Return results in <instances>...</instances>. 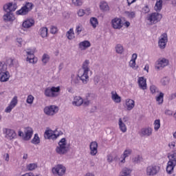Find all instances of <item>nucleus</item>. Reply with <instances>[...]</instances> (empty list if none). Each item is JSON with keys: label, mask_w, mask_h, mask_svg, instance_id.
Wrapping results in <instances>:
<instances>
[{"label": "nucleus", "mask_w": 176, "mask_h": 176, "mask_svg": "<svg viewBox=\"0 0 176 176\" xmlns=\"http://www.w3.org/2000/svg\"><path fill=\"white\" fill-rule=\"evenodd\" d=\"M3 133L5 135V138L9 140V141H12V140L17 138V133L13 129L4 128L3 129Z\"/></svg>", "instance_id": "5"}, {"label": "nucleus", "mask_w": 176, "mask_h": 176, "mask_svg": "<svg viewBox=\"0 0 176 176\" xmlns=\"http://www.w3.org/2000/svg\"><path fill=\"white\" fill-rule=\"evenodd\" d=\"M34 98L32 96V95H29L27 98L26 102L28 104H33L34 103Z\"/></svg>", "instance_id": "51"}, {"label": "nucleus", "mask_w": 176, "mask_h": 176, "mask_svg": "<svg viewBox=\"0 0 176 176\" xmlns=\"http://www.w3.org/2000/svg\"><path fill=\"white\" fill-rule=\"evenodd\" d=\"M113 160V157H112V155H109L107 156V162H109V163H112Z\"/></svg>", "instance_id": "60"}, {"label": "nucleus", "mask_w": 176, "mask_h": 176, "mask_svg": "<svg viewBox=\"0 0 176 176\" xmlns=\"http://www.w3.org/2000/svg\"><path fill=\"white\" fill-rule=\"evenodd\" d=\"M85 14H87V16H89V14H90V9L87 8V10H83V9H80L78 11V15L80 17H82L83 16H85Z\"/></svg>", "instance_id": "34"}, {"label": "nucleus", "mask_w": 176, "mask_h": 176, "mask_svg": "<svg viewBox=\"0 0 176 176\" xmlns=\"http://www.w3.org/2000/svg\"><path fill=\"white\" fill-rule=\"evenodd\" d=\"M34 24H35V21H34V19H28L23 21L22 26L23 28H31Z\"/></svg>", "instance_id": "26"}, {"label": "nucleus", "mask_w": 176, "mask_h": 176, "mask_svg": "<svg viewBox=\"0 0 176 176\" xmlns=\"http://www.w3.org/2000/svg\"><path fill=\"white\" fill-rule=\"evenodd\" d=\"M174 164H170V162L167 163L166 166V173L169 175H171L174 173V168H175Z\"/></svg>", "instance_id": "30"}, {"label": "nucleus", "mask_w": 176, "mask_h": 176, "mask_svg": "<svg viewBox=\"0 0 176 176\" xmlns=\"http://www.w3.org/2000/svg\"><path fill=\"white\" fill-rule=\"evenodd\" d=\"M138 82L140 89H142V90H146V79L144 77H140Z\"/></svg>", "instance_id": "22"}, {"label": "nucleus", "mask_w": 176, "mask_h": 176, "mask_svg": "<svg viewBox=\"0 0 176 176\" xmlns=\"http://www.w3.org/2000/svg\"><path fill=\"white\" fill-rule=\"evenodd\" d=\"M168 159L169 160L168 163L176 166V152L170 153L168 155Z\"/></svg>", "instance_id": "24"}, {"label": "nucleus", "mask_w": 176, "mask_h": 176, "mask_svg": "<svg viewBox=\"0 0 176 176\" xmlns=\"http://www.w3.org/2000/svg\"><path fill=\"white\" fill-rule=\"evenodd\" d=\"M131 149H127L124 151V153L122 155L123 159L121 160V163H124L126 162V157H129L130 155H131Z\"/></svg>", "instance_id": "35"}, {"label": "nucleus", "mask_w": 176, "mask_h": 176, "mask_svg": "<svg viewBox=\"0 0 176 176\" xmlns=\"http://www.w3.org/2000/svg\"><path fill=\"white\" fill-rule=\"evenodd\" d=\"M44 112L46 115L52 116L54 115V113H57V112H58V107L54 105L48 106L45 107Z\"/></svg>", "instance_id": "11"}, {"label": "nucleus", "mask_w": 176, "mask_h": 176, "mask_svg": "<svg viewBox=\"0 0 176 176\" xmlns=\"http://www.w3.org/2000/svg\"><path fill=\"white\" fill-rule=\"evenodd\" d=\"M41 142V140L39 139V136L38 135V133H35L34 137L32 140V144H34V145H38Z\"/></svg>", "instance_id": "45"}, {"label": "nucleus", "mask_w": 176, "mask_h": 176, "mask_svg": "<svg viewBox=\"0 0 176 176\" xmlns=\"http://www.w3.org/2000/svg\"><path fill=\"white\" fill-rule=\"evenodd\" d=\"M50 60V56L47 54H44L42 57V62L43 64H47Z\"/></svg>", "instance_id": "46"}, {"label": "nucleus", "mask_w": 176, "mask_h": 176, "mask_svg": "<svg viewBox=\"0 0 176 176\" xmlns=\"http://www.w3.org/2000/svg\"><path fill=\"white\" fill-rule=\"evenodd\" d=\"M90 64V60H85L82 65V69L83 70L82 76H81L83 82H86V79H89V71H90V67L89 65Z\"/></svg>", "instance_id": "4"}, {"label": "nucleus", "mask_w": 176, "mask_h": 176, "mask_svg": "<svg viewBox=\"0 0 176 176\" xmlns=\"http://www.w3.org/2000/svg\"><path fill=\"white\" fill-rule=\"evenodd\" d=\"M26 61H28L30 64H36L38 62V58H35V56H28Z\"/></svg>", "instance_id": "43"}, {"label": "nucleus", "mask_w": 176, "mask_h": 176, "mask_svg": "<svg viewBox=\"0 0 176 176\" xmlns=\"http://www.w3.org/2000/svg\"><path fill=\"white\" fill-rule=\"evenodd\" d=\"M160 129V120H155L154 121V130L157 131Z\"/></svg>", "instance_id": "48"}, {"label": "nucleus", "mask_w": 176, "mask_h": 176, "mask_svg": "<svg viewBox=\"0 0 176 176\" xmlns=\"http://www.w3.org/2000/svg\"><path fill=\"white\" fill-rule=\"evenodd\" d=\"M57 27L52 26L50 28V32L51 34H56L57 32Z\"/></svg>", "instance_id": "56"}, {"label": "nucleus", "mask_w": 176, "mask_h": 176, "mask_svg": "<svg viewBox=\"0 0 176 176\" xmlns=\"http://www.w3.org/2000/svg\"><path fill=\"white\" fill-rule=\"evenodd\" d=\"M135 60H137V54H133L132 55V59L129 62V66L133 69H137L138 68V66H135Z\"/></svg>", "instance_id": "29"}, {"label": "nucleus", "mask_w": 176, "mask_h": 176, "mask_svg": "<svg viewBox=\"0 0 176 176\" xmlns=\"http://www.w3.org/2000/svg\"><path fill=\"white\" fill-rule=\"evenodd\" d=\"M32 3L28 2L21 8L16 12V14H19L21 16H25L28 14L31 10H32Z\"/></svg>", "instance_id": "3"}, {"label": "nucleus", "mask_w": 176, "mask_h": 176, "mask_svg": "<svg viewBox=\"0 0 176 176\" xmlns=\"http://www.w3.org/2000/svg\"><path fill=\"white\" fill-rule=\"evenodd\" d=\"M9 78H10L9 72L6 71L3 72V73H0V82H8L9 80Z\"/></svg>", "instance_id": "23"}, {"label": "nucleus", "mask_w": 176, "mask_h": 176, "mask_svg": "<svg viewBox=\"0 0 176 176\" xmlns=\"http://www.w3.org/2000/svg\"><path fill=\"white\" fill-rule=\"evenodd\" d=\"M169 148H175V142H172L168 144Z\"/></svg>", "instance_id": "63"}, {"label": "nucleus", "mask_w": 176, "mask_h": 176, "mask_svg": "<svg viewBox=\"0 0 176 176\" xmlns=\"http://www.w3.org/2000/svg\"><path fill=\"white\" fill-rule=\"evenodd\" d=\"M167 65H168V60L166 58L159 59L155 65V69H163Z\"/></svg>", "instance_id": "14"}, {"label": "nucleus", "mask_w": 176, "mask_h": 176, "mask_svg": "<svg viewBox=\"0 0 176 176\" xmlns=\"http://www.w3.org/2000/svg\"><path fill=\"white\" fill-rule=\"evenodd\" d=\"M82 76H83V74H80V73L78 74V76L72 75V80L71 83L73 85V86H79V83H80V80L84 83V85H86L87 82H89V78L85 79V82L83 81Z\"/></svg>", "instance_id": "6"}, {"label": "nucleus", "mask_w": 176, "mask_h": 176, "mask_svg": "<svg viewBox=\"0 0 176 176\" xmlns=\"http://www.w3.org/2000/svg\"><path fill=\"white\" fill-rule=\"evenodd\" d=\"M59 135H60L54 133L52 130H47L45 132V138H47V140H56Z\"/></svg>", "instance_id": "17"}, {"label": "nucleus", "mask_w": 176, "mask_h": 176, "mask_svg": "<svg viewBox=\"0 0 176 176\" xmlns=\"http://www.w3.org/2000/svg\"><path fill=\"white\" fill-rule=\"evenodd\" d=\"M90 23L93 28H97V26L98 25V19L96 17H91L90 19Z\"/></svg>", "instance_id": "38"}, {"label": "nucleus", "mask_w": 176, "mask_h": 176, "mask_svg": "<svg viewBox=\"0 0 176 176\" xmlns=\"http://www.w3.org/2000/svg\"><path fill=\"white\" fill-rule=\"evenodd\" d=\"M7 13L3 16V19L6 23L8 21H14V15L13 13L6 12Z\"/></svg>", "instance_id": "20"}, {"label": "nucleus", "mask_w": 176, "mask_h": 176, "mask_svg": "<svg viewBox=\"0 0 176 176\" xmlns=\"http://www.w3.org/2000/svg\"><path fill=\"white\" fill-rule=\"evenodd\" d=\"M39 34H40L41 38H47V28L43 27V28H40Z\"/></svg>", "instance_id": "36"}, {"label": "nucleus", "mask_w": 176, "mask_h": 176, "mask_svg": "<svg viewBox=\"0 0 176 176\" xmlns=\"http://www.w3.org/2000/svg\"><path fill=\"white\" fill-rule=\"evenodd\" d=\"M21 176H34V173H27L22 175Z\"/></svg>", "instance_id": "64"}, {"label": "nucleus", "mask_w": 176, "mask_h": 176, "mask_svg": "<svg viewBox=\"0 0 176 176\" xmlns=\"http://www.w3.org/2000/svg\"><path fill=\"white\" fill-rule=\"evenodd\" d=\"M83 104V98L80 96H76L74 98V101L72 102V105L75 107H80Z\"/></svg>", "instance_id": "25"}, {"label": "nucleus", "mask_w": 176, "mask_h": 176, "mask_svg": "<svg viewBox=\"0 0 176 176\" xmlns=\"http://www.w3.org/2000/svg\"><path fill=\"white\" fill-rule=\"evenodd\" d=\"M74 35V29H70L66 33V36L67 37V39H69L70 41H71V39H74V38H75V36Z\"/></svg>", "instance_id": "44"}, {"label": "nucleus", "mask_w": 176, "mask_h": 176, "mask_svg": "<svg viewBox=\"0 0 176 176\" xmlns=\"http://www.w3.org/2000/svg\"><path fill=\"white\" fill-rule=\"evenodd\" d=\"M89 148H90V155H91V156H96V155H97V148H98V144H97V142H91L90 145H89Z\"/></svg>", "instance_id": "18"}, {"label": "nucleus", "mask_w": 176, "mask_h": 176, "mask_svg": "<svg viewBox=\"0 0 176 176\" xmlns=\"http://www.w3.org/2000/svg\"><path fill=\"white\" fill-rule=\"evenodd\" d=\"M160 166L156 165L148 166L146 169V174L148 176H153L159 174Z\"/></svg>", "instance_id": "8"}, {"label": "nucleus", "mask_w": 176, "mask_h": 176, "mask_svg": "<svg viewBox=\"0 0 176 176\" xmlns=\"http://www.w3.org/2000/svg\"><path fill=\"white\" fill-rule=\"evenodd\" d=\"M14 60L12 58H10L7 60L8 64H9V67H13V65H14Z\"/></svg>", "instance_id": "55"}, {"label": "nucleus", "mask_w": 176, "mask_h": 176, "mask_svg": "<svg viewBox=\"0 0 176 176\" xmlns=\"http://www.w3.org/2000/svg\"><path fill=\"white\" fill-rule=\"evenodd\" d=\"M135 105V102H134V100L131 99L126 100V107L127 111H131V109L134 108Z\"/></svg>", "instance_id": "27"}, {"label": "nucleus", "mask_w": 176, "mask_h": 176, "mask_svg": "<svg viewBox=\"0 0 176 176\" xmlns=\"http://www.w3.org/2000/svg\"><path fill=\"white\" fill-rule=\"evenodd\" d=\"M167 42H168V38L167 36V33L162 34L158 41V46L160 49H166L167 45Z\"/></svg>", "instance_id": "10"}, {"label": "nucleus", "mask_w": 176, "mask_h": 176, "mask_svg": "<svg viewBox=\"0 0 176 176\" xmlns=\"http://www.w3.org/2000/svg\"><path fill=\"white\" fill-rule=\"evenodd\" d=\"M19 102V100H17V96H14L10 104L6 108L5 112L6 113H10L12 112V110L17 105V103Z\"/></svg>", "instance_id": "12"}, {"label": "nucleus", "mask_w": 176, "mask_h": 176, "mask_svg": "<svg viewBox=\"0 0 176 176\" xmlns=\"http://www.w3.org/2000/svg\"><path fill=\"white\" fill-rule=\"evenodd\" d=\"M116 52L118 54H122V53H123V52H124V50L123 48V45H122V44H118L116 46Z\"/></svg>", "instance_id": "41"}, {"label": "nucleus", "mask_w": 176, "mask_h": 176, "mask_svg": "<svg viewBox=\"0 0 176 176\" xmlns=\"http://www.w3.org/2000/svg\"><path fill=\"white\" fill-rule=\"evenodd\" d=\"M164 97V94L163 92H160L159 96L155 97L157 102L160 105L161 104H163V98Z\"/></svg>", "instance_id": "39"}, {"label": "nucleus", "mask_w": 176, "mask_h": 176, "mask_svg": "<svg viewBox=\"0 0 176 176\" xmlns=\"http://www.w3.org/2000/svg\"><path fill=\"white\" fill-rule=\"evenodd\" d=\"M125 123L126 122H122V118H119L118 126L120 127V130H121L122 133H126L127 131V126H126Z\"/></svg>", "instance_id": "31"}, {"label": "nucleus", "mask_w": 176, "mask_h": 176, "mask_svg": "<svg viewBox=\"0 0 176 176\" xmlns=\"http://www.w3.org/2000/svg\"><path fill=\"white\" fill-rule=\"evenodd\" d=\"M111 100H113L114 102H117L118 104H119V102L122 101V98H120V96H119V95H118V93H116V91H111Z\"/></svg>", "instance_id": "28"}, {"label": "nucleus", "mask_w": 176, "mask_h": 176, "mask_svg": "<svg viewBox=\"0 0 176 176\" xmlns=\"http://www.w3.org/2000/svg\"><path fill=\"white\" fill-rule=\"evenodd\" d=\"M150 10H151L149 9V7H148V6H146L142 8V12L144 14L149 13Z\"/></svg>", "instance_id": "57"}, {"label": "nucleus", "mask_w": 176, "mask_h": 176, "mask_svg": "<svg viewBox=\"0 0 176 176\" xmlns=\"http://www.w3.org/2000/svg\"><path fill=\"white\" fill-rule=\"evenodd\" d=\"M67 168L63 164H58L52 168L53 174H57V175L63 176L65 174Z\"/></svg>", "instance_id": "9"}, {"label": "nucleus", "mask_w": 176, "mask_h": 176, "mask_svg": "<svg viewBox=\"0 0 176 176\" xmlns=\"http://www.w3.org/2000/svg\"><path fill=\"white\" fill-rule=\"evenodd\" d=\"M16 42L19 43V47H21L22 45H23V38H16Z\"/></svg>", "instance_id": "58"}, {"label": "nucleus", "mask_w": 176, "mask_h": 176, "mask_svg": "<svg viewBox=\"0 0 176 176\" xmlns=\"http://www.w3.org/2000/svg\"><path fill=\"white\" fill-rule=\"evenodd\" d=\"M141 160H142V157H141V156H140V155H138L133 159V163H140Z\"/></svg>", "instance_id": "53"}, {"label": "nucleus", "mask_w": 176, "mask_h": 176, "mask_svg": "<svg viewBox=\"0 0 176 176\" xmlns=\"http://www.w3.org/2000/svg\"><path fill=\"white\" fill-rule=\"evenodd\" d=\"M150 91L153 94H156L157 93H159V88L155 85H151Z\"/></svg>", "instance_id": "47"}, {"label": "nucleus", "mask_w": 176, "mask_h": 176, "mask_svg": "<svg viewBox=\"0 0 176 176\" xmlns=\"http://www.w3.org/2000/svg\"><path fill=\"white\" fill-rule=\"evenodd\" d=\"M26 53L28 56V57H34V56H35L34 55V52H32V51H27Z\"/></svg>", "instance_id": "59"}, {"label": "nucleus", "mask_w": 176, "mask_h": 176, "mask_svg": "<svg viewBox=\"0 0 176 176\" xmlns=\"http://www.w3.org/2000/svg\"><path fill=\"white\" fill-rule=\"evenodd\" d=\"M24 133H25V136H23V140L25 141H29V140H31V138L34 134V130H32V128L28 126L25 128Z\"/></svg>", "instance_id": "16"}, {"label": "nucleus", "mask_w": 176, "mask_h": 176, "mask_svg": "<svg viewBox=\"0 0 176 176\" xmlns=\"http://www.w3.org/2000/svg\"><path fill=\"white\" fill-rule=\"evenodd\" d=\"M163 16L162 14L158 13V12H153L151 14H149L147 16V20L149 21V24L151 25L153 24H156L159 23L162 19Z\"/></svg>", "instance_id": "2"}, {"label": "nucleus", "mask_w": 176, "mask_h": 176, "mask_svg": "<svg viewBox=\"0 0 176 176\" xmlns=\"http://www.w3.org/2000/svg\"><path fill=\"white\" fill-rule=\"evenodd\" d=\"M100 9L102 10V12H109V6H108V3L105 1L100 2Z\"/></svg>", "instance_id": "32"}, {"label": "nucleus", "mask_w": 176, "mask_h": 176, "mask_svg": "<svg viewBox=\"0 0 176 176\" xmlns=\"http://www.w3.org/2000/svg\"><path fill=\"white\" fill-rule=\"evenodd\" d=\"M125 14H126L127 17L129 19H134V17H135V12L126 11Z\"/></svg>", "instance_id": "50"}, {"label": "nucleus", "mask_w": 176, "mask_h": 176, "mask_svg": "<svg viewBox=\"0 0 176 176\" xmlns=\"http://www.w3.org/2000/svg\"><path fill=\"white\" fill-rule=\"evenodd\" d=\"M153 133V129L151 127L143 128L141 130V134L143 137H151Z\"/></svg>", "instance_id": "19"}, {"label": "nucleus", "mask_w": 176, "mask_h": 176, "mask_svg": "<svg viewBox=\"0 0 176 176\" xmlns=\"http://www.w3.org/2000/svg\"><path fill=\"white\" fill-rule=\"evenodd\" d=\"M131 170L129 168H124L120 173V176H131Z\"/></svg>", "instance_id": "37"}, {"label": "nucleus", "mask_w": 176, "mask_h": 176, "mask_svg": "<svg viewBox=\"0 0 176 176\" xmlns=\"http://www.w3.org/2000/svg\"><path fill=\"white\" fill-rule=\"evenodd\" d=\"M163 8V0H157L155 6L154 7L156 12H160Z\"/></svg>", "instance_id": "33"}, {"label": "nucleus", "mask_w": 176, "mask_h": 176, "mask_svg": "<svg viewBox=\"0 0 176 176\" xmlns=\"http://www.w3.org/2000/svg\"><path fill=\"white\" fill-rule=\"evenodd\" d=\"M37 167H38V164L35 163H32V164H28L26 166V168L28 171H33V170H35L36 168H37Z\"/></svg>", "instance_id": "40"}, {"label": "nucleus", "mask_w": 176, "mask_h": 176, "mask_svg": "<svg viewBox=\"0 0 176 176\" xmlns=\"http://www.w3.org/2000/svg\"><path fill=\"white\" fill-rule=\"evenodd\" d=\"M161 83L163 86H166V85H168V78L167 77H164L161 80Z\"/></svg>", "instance_id": "54"}, {"label": "nucleus", "mask_w": 176, "mask_h": 176, "mask_svg": "<svg viewBox=\"0 0 176 176\" xmlns=\"http://www.w3.org/2000/svg\"><path fill=\"white\" fill-rule=\"evenodd\" d=\"M17 9V4L13 3H8L3 6V10L12 13Z\"/></svg>", "instance_id": "15"}, {"label": "nucleus", "mask_w": 176, "mask_h": 176, "mask_svg": "<svg viewBox=\"0 0 176 176\" xmlns=\"http://www.w3.org/2000/svg\"><path fill=\"white\" fill-rule=\"evenodd\" d=\"M58 91H60V87H47L45 89L44 94L46 97H56L57 96L56 93Z\"/></svg>", "instance_id": "7"}, {"label": "nucleus", "mask_w": 176, "mask_h": 176, "mask_svg": "<svg viewBox=\"0 0 176 176\" xmlns=\"http://www.w3.org/2000/svg\"><path fill=\"white\" fill-rule=\"evenodd\" d=\"M111 25L114 30H120L123 27L120 18H114L111 20Z\"/></svg>", "instance_id": "13"}, {"label": "nucleus", "mask_w": 176, "mask_h": 176, "mask_svg": "<svg viewBox=\"0 0 176 176\" xmlns=\"http://www.w3.org/2000/svg\"><path fill=\"white\" fill-rule=\"evenodd\" d=\"M82 30L83 27L82 26V25H78L76 28V32L77 35H79L82 32Z\"/></svg>", "instance_id": "52"}, {"label": "nucleus", "mask_w": 176, "mask_h": 176, "mask_svg": "<svg viewBox=\"0 0 176 176\" xmlns=\"http://www.w3.org/2000/svg\"><path fill=\"white\" fill-rule=\"evenodd\" d=\"M165 114L167 115L168 116H173V111L171 110H166L165 111Z\"/></svg>", "instance_id": "61"}, {"label": "nucleus", "mask_w": 176, "mask_h": 176, "mask_svg": "<svg viewBox=\"0 0 176 176\" xmlns=\"http://www.w3.org/2000/svg\"><path fill=\"white\" fill-rule=\"evenodd\" d=\"M72 3L74 6H82L83 1L82 0H72Z\"/></svg>", "instance_id": "49"}, {"label": "nucleus", "mask_w": 176, "mask_h": 176, "mask_svg": "<svg viewBox=\"0 0 176 176\" xmlns=\"http://www.w3.org/2000/svg\"><path fill=\"white\" fill-rule=\"evenodd\" d=\"M56 152L58 155H65L69 152V145L67 144L65 138H62L59 141L58 146L56 148Z\"/></svg>", "instance_id": "1"}, {"label": "nucleus", "mask_w": 176, "mask_h": 176, "mask_svg": "<svg viewBox=\"0 0 176 176\" xmlns=\"http://www.w3.org/2000/svg\"><path fill=\"white\" fill-rule=\"evenodd\" d=\"M6 69H8V65L5 62H0V74L3 72H6Z\"/></svg>", "instance_id": "42"}, {"label": "nucleus", "mask_w": 176, "mask_h": 176, "mask_svg": "<svg viewBox=\"0 0 176 176\" xmlns=\"http://www.w3.org/2000/svg\"><path fill=\"white\" fill-rule=\"evenodd\" d=\"M90 46H91V43H90L89 41H84L78 44V47L80 50H86V49L90 47Z\"/></svg>", "instance_id": "21"}, {"label": "nucleus", "mask_w": 176, "mask_h": 176, "mask_svg": "<svg viewBox=\"0 0 176 176\" xmlns=\"http://www.w3.org/2000/svg\"><path fill=\"white\" fill-rule=\"evenodd\" d=\"M94 97V94H88L87 95V100H91V98H93Z\"/></svg>", "instance_id": "62"}]
</instances>
